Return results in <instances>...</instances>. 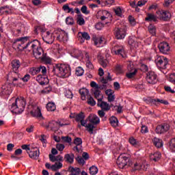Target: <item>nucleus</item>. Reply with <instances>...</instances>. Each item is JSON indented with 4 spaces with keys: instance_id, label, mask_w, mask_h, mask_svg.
<instances>
[{
    "instance_id": "obj_61",
    "label": "nucleus",
    "mask_w": 175,
    "mask_h": 175,
    "mask_svg": "<svg viewBox=\"0 0 175 175\" xmlns=\"http://www.w3.org/2000/svg\"><path fill=\"white\" fill-rule=\"evenodd\" d=\"M77 161L78 163H79L80 165L85 164V159H84L83 157H78L77 158Z\"/></svg>"
},
{
    "instance_id": "obj_50",
    "label": "nucleus",
    "mask_w": 175,
    "mask_h": 175,
    "mask_svg": "<svg viewBox=\"0 0 175 175\" xmlns=\"http://www.w3.org/2000/svg\"><path fill=\"white\" fill-rule=\"evenodd\" d=\"M29 72L30 75H32V76H35L40 72V69H39V68H30Z\"/></svg>"
},
{
    "instance_id": "obj_33",
    "label": "nucleus",
    "mask_w": 175,
    "mask_h": 175,
    "mask_svg": "<svg viewBox=\"0 0 175 175\" xmlns=\"http://www.w3.org/2000/svg\"><path fill=\"white\" fill-rule=\"evenodd\" d=\"M129 142L130 143V144H131V146H133V147H135V148H139V147L140 146V142H139V141H137L136 139H135V137H129Z\"/></svg>"
},
{
    "instance_id": "obj_40",
    "label": "nucleus",
    "mask_w": 175,
    "mask_h": 175,
    "mask_svg": "<svg viewBox=\"0 0 175 175\" xmlns=\"http://www.w3.org/2000/svg\"><path fill=\"white\" fill-rule=\"evenodd\" d=\"M129 44L132 49H137L139 43L133 40L132 38H129Z\"/></svg>"
},
{
    "instance_id": "obj_21",
    "label": "nucleus",
    "mask_w": 175,
    "mask_h": 175,
    "mask_svg": "<svg viewBox=\"0 0 175 175\" xmlns=\"http://www.w3.org/2000/svg\"><path fill=\"white\" fill-rule=\"evenodd\" d=\"M12 67V76L13 77H16V76L18 75V72L17 70H18V68L20 66H21V64L20 63L19 60H13L11 63Z\"/></svg>"
},
{
    "instance_id": "obj_5",
    "label": "nucleus",
    "mask_w": 175,
    "mask_h": 175,
    "mask_svg": "<svg viewBox=\"0 0 175 175\" xmlns=\"http://www.w3.org/2000/svg\"><path fill=\"white\" fill-rule=\"evenodd\" d=\"M155 64L159 69H166L169 65V59L164 56H158L155 59Z\"/></svg>"
},
{
    "instance_id": "obj_30",
    "label": "nucleus",
    "mask_w": 175,
    "mask_h": 175,
    "mask_svg": "<svg viewBox=\"0 0 175 175\" xmlns=\"http://www.w3.org/2000/svg\"><path fill=\"white\" fill-rule=\"evenodd\" d=\"M162 154L159 152H155L151 153L150 155V161H154V162H158L161 159Z\"/></svg>"
},
{
    "instance_id": "obj_39",
    "label": "nucleus",
    "mask_w": 175,
    "mask_h": 175,
    "mask_svg": "<svg viewBox=\"0 0 175 175\" xmlns=\"http://www.w3.org/2000/svg\"><path fill=\"white\" fill-rule=\"evenodd\" d=\"M0 13H1V14H10L12 10L8 6L1 7L0 8Z\"/></svg>"
},
{
    "instance_id": "obj_7",
    "label": "nucleus",
    "mask_w": 175,
    "mask_h": 175,
    "mask_svg": "<svg viewBox=\"0 0 175 175\" xmlns=\"http://www.w3.org/2000/svg\"><path fill=\"white\" fill-rule=\"evenodd\" d=\"M116 163L120 169H124L129 163V157L125 153L121 154L118 157Z\"/></svg>"
},
{
    "instance_id": "obj_31",
    "label": "nucleus",
    "mask_w": 175,
    "mask_h": 175,
    "mask_svg": "<svg viewBox=\"0 0 175 175\" xmlns=\"http://www.w3.org/2000/svg\"><path fill=\"white\" fill-rule=\"evenodd\" d=\"M27 153H29V158H31V159H38L40 155L39 150L27 152Z\"/></svg>"
},
{
    "instance_id": "obj_28",
    "label": "nucleus",
    "mask_w": 175,
    "mask_h": 175,
    "mask_svg": "<svg viewBox=\"0 0 175 175\" xmlns=\"http://www.w3.org/2000/svg\"><path fill=\"white\" fill-rule=\"evenodd\" d=\"M79 94L81 96L82 100H85L90 96V91L87 88H81L79 90Z\"/></svg>"
},
{
    "instance_id": "obj_1",
    "label": "nucleus",
    "mask_w": 175,
    "mask_h": 175,
    "mask_svg": "<svg viewBox=\"0 0 175 175\" xmlns=\"http://www.w3.org/2000/svg\"><path fill=\"white\" fill-rule=\"evenodd\" d=\"M14 46H16L17 49L22 51V50H27V51H32L34 57L37 59H41L50 64L51 60L49 57H43V49L40 46V42L38 40H33V41L28 42V37H22L18 38L14 42Z\"/></svg>"
},
{
    "instance_id": "obj_35",
    "label": "nucleus",
    "mask_w": 175,
    "mask_h": 175,
    "mask_svg": "<svg viewBox=\"0 0 175 175\" xmlns=\"http://www.w3.org/2000/svg\"><path fill=\"white\" fill-rule=\"evenodd\" d=\"M94 96L96 99H97L98 102H100V100H103V95L100 94L99 89L94 90Z\"/></svg>"
},
{
    "instance_id": "obj_8",
    "label": "nucleus",
    "mask_w": 175,
    "mask_h": 175,
    "mask_svg": "<svg viewBox=\"0 0 175 175\" xmlns=\"http://www.w3.org/2000/svg\"><path fill=\"white\" fill-rule=\"evenodd\" d=\"M55 38L59 40V42H68L69 37L66 31L59 29L55 31Z\"/></svg>"
},
{
    "instance_id": "obj_62",
    "label": "nucleus",
    "mask_w": 175,
    "mask_h": 175,
    "mask_svg": "<svg viewBox=\"0 0 175 175\" xmlns=\"http://www.w3.org/2000/svg\"><path fill=\"white\" fill-rule=\"evenodd\" d=\"M56 148L58 150V151H64V149L65 148V145L62 144H57L56 145Z\"/></svg>"
},
{
    "instance_id": "obj_14",
    "label": "nucleus",
    "mask_w": 175,
    "mask_h": 175,
    "mask_svg": "<svg viewBox=\"0 0 175 175\" xmlns=\"http://www.w3.org/2000/svg\"><path fill=\"white\" fill-rule=\"evenodd\" d=\"M156 14L157 16V18H159L160 20L167 21L172 17V14L168 11L158 10L156 12Z\"/></svg>"
},
{
    "instance_id": "obj_53",
    "label": "nucleus",
    "mask_w": 175,
    "mask_h": 175,
    "mask_svg": "<svg viewBox=\"0 0 175 175\" xmlns=\"http://www.w3.org/2000/svg\"><path fill=\"white\" fill-rule=\"evenodd\" d=\"M66 24H67V25H73V24H75V19L70 16H68L66 18Z\"/></svg>"
},
{
    "instance_id": "obj_42",
    "label": "nucleus",
    "mask_w": 175,
    "mask_h": 175,
    "mask_svg": "<svg viewBox=\"0 0 175 175\" xmlns=\"http://www.w3.org/2000/svg\"><path fill=\"white\" fill-rule=\"evenodd\" d=\"M62 10L66 12V13H71V14H75V10L72 8L69 7V5L66 4L63 5Z\"/></svg>"
},
{
    "instance_id": "obj_60",
    "label": "nucleus",
    "mask_w": 175,
    "mask_h": 175,
    "mask_svg": "<svg viewBox=\"0 0 175 175\" xmlns=\"http://www.w3.org/2000/svg\"><path fill=\"white\" fill-rule=\"evenodd\" d=\"M74 144H76L77 146H81V144H83V140L80 137H77L74 140Z\"/></svg>"
},
{
    "instance_id": "obj_16",
    "label": "nucleus",
    "mask_w": 175,
    "mask_h": 175,
    "mask_svg": "<svg viewBox=\"0 0 175 175\" xmlns=\"http://www.w3.org/2000/svg\"><path fill=\"white\" fill-rule=\"evenodd\" d=\"M44 126L49 131H58V129H59L58 122L54 120L44 123Z\"/></svg>"
},
{
    "instance_id": "obj_51",
    "label": "nucleus",
    "mask_w": 175,
    "mask_h": 175,
    "mask_svg": "<svg viewBox=\"0 0 175 175\" xmlns=\"http://www.w3.org/2000/svg\"><path fill=\"white\" fill-rule=\"evenodd\" d=\"M57 124L59 128V126H66V125H70V122H69L68 120H61L57 121Z\"/></svg>"
},
{
    "instance_id": "obj_36",
    "label": "nucleus",
    "mask_w": 175,
    "mask_h": 175,
    "mask_svg": "<svg viewBox=\"0 0 175 175\" xmlns=\"http://www.w3.org/2000/svg\"><path fill=\"white\" fill-rule=\"evenodd\" d=\"M64 159L68 163H73L75 161V154H73L72 153L67 154L64 156Z\"/></svg>"
},
{
    "instance_id": "obj_64",
    "label": "nucleus",
    "mask_w": 175,
    "mask_h": 175,
    "mask_svg": "<svg viewBox=\"0 0 175 175\" xmlns=\"http://www.w3.org/2000/svg\"><path fill=\"white\" fill-rule=\"evenodd\" d=\"M170 81L172 83V84L175 85V74L172 73L170 75Z\"/></svg>"
},
{
    "instance_id": "obj_38",
    "label": "nucleus",
    "mask_w": 175,
    "mask_h": 175,
    "mask_svg": "<svg viewBox=\"0 0 175 175\" xmlns=\"http://www.w3.org/2000/svg\"><path fill=\"white\" fill-rule=\"evenodd\" d=\"M85 57L87 68H88L89 69H94V65L91 62V60H90V55H88V53H85Z\"/></svg>"
},
{
    "instance_id": "obj_43",
    "label": "nucleus",
    "mask_w": 175,
    "mask_h": 175,
    "mask_svg": "<svg viewBox=\"0 0 175 175\" xmlns=\"http://www.w3.org/2000/svg\"><path fill=\"white\" fill-rule=\"evenodd\" d=\"M157 18H158V16H157L152 14H148L145 20H146V21L151 22V21H157Z\"/></svg>"
},
{
    "instance_id": "obj_6",
    "label": "nucleus",
    "mask_w": 175,
    "mask_h": 175,
    "mask_svg": "<svg viewBox=\"0 0 175 175\" xmlns=\"http://www.w3.org/2000/svg\"><path fill=\"white\" fill-rule=\"evenodd\" d=\"M55 31L53 34V33L50 31L42 30V40L44 42H45V43H47L48 44H52V43L54 42V40L55 39Z\"/></svg>"
},
{
    "instance_id": "obj_59",
    "label": "nucleus",
    "mask_w": 175,
    "mask_h": 175,
    "mask_svg": "<svg viewBox=\"0 0 175 175\" xmlns=\"http://www.w3.org/2000/svg\"><path fill=\"white\" fill-rule=\"evenodd\" d=\"M81 12L83 14H90V11L88 10V8H87V5H83L81 8Z\"/></svg>"
},
{
    "instance_id": "obj_18",
    "label": "nucleus",
    "mask_w": 175,
    "mask_h": 175,
    "mask_svg": "<svg viewBox=\"0 0 175 175\" xmlns=\"http://www.w3.org/2000/svg\"><path fill=\"white\" fill-rule=\"evenodd\" d=\"M159 49L162 54H169L170 53V45L166 42H161L159 44Z\"/></svg>"
},
{
    "instance_id": "obj_49",
    "label": "nucleus",
    "mask_w": 175,
    "mask_h": 175,
    "mask_svg": "<svg viewBox=\"0 0 175 175\" xmlns=\"http://www.w3.org/2000/svg\"><path fill=\"white\" fill-rule=\"evenodd\" d=\"M61 167H62V163H55L51 166V170H53V172H56V170L61 169Z\"/></svg>"
},
{
    "instance_id": "obj_10",
    "label": "nucleus",
    "mask_w": 175,
    "mask_h": 175,
    "mask_svg": "<svg viewBox=\"0 0 175 175\" xmlns=\"http://www.w3.org/2000/svg\"><path fill=\"white\" fill-rule=\"evenodd\" d=\"M146 103L148 105H151V106H159V105H168L169 103L166 100H164L163 99H159V98H151L150 97H148L146 99Z\"/></svg>"
},
{
    "instance_id": "obj_56",
    "label": "nucleus",
    "mask_w": 175,
    "mask_h": 175,
    "mask_svg": "<svg viewBox=\"0 0 175 175\" xmlns=\"http://www.w3.org/2000/svg\"><path fill=\"white\" fill-rule=\"evenodd\" d=\"M64 95L66 98H68V99H72V98H73V93L70 90H66Z\"/></svg>"
},
{
    "instance_id": "obj_13",
    "label": "nucleus",
    "mask_w": 175,
    "mask_h": 175,
    "mask_svg": "<svg viewBox=\"0 0 175 175\" xmlns=\"http://www.w3.org/2000/svg\"><path fill=\"white\" fill-rule=\"evenodd\" d=\"M146 81L148 84H156L157 81H158L157 74L153 71L147 72Z\"/></svg>"
},
{
    "instance_id": "obj_25",
    "label": "nucleus",
    "mask_w": 175,
    "mask_h": 175,
    "mask_svg": "<svg viewBox=\"0 0 175 175\" xmlns=\"http://www.w3.org/2000/svg\"><path fill=\"white\" fill-rule=\"evenodd\" d=\"M167 131H169V125L166 124L159 125L156 128V133H165Z\"/></svg>"
},
{
    "instance_id": "obj_34",
    "label": "nucleus",
    "mask_w": 175,
    "mask_h": 175,
    "mask_svg": "<svg viewBox=\"0 0 175 175\" xmlns=\"http://www.w3.org/2000/svg\"><path fill=\"white\" fill-rule=\"evenodd\" d=\"M68 170L70 175H80V173H81V170L79 167H70Z\"/></svg>"
},
{
    "instance_id": "obj_45",
    "label": "nucleus",
    "mask_w": 175,
    "mask_h": 175,
    "mask_svg": "<svg viewBox=\"0 0 175 175\" xmlns=\"http://www.w3.org/2000/svg\"><path fill=\"white\" fill-rule=\"evenodd\" d=\"M98 167L93 165L89 168V173L91 175H96L98 174Z\"/></svg>"
},
{
    "instance_id": "obj_41",
    "label": "nucleus",
    "mask_w": 175,
    "mask_h": 175,
    "mask_svg": "<svg viewBox=\"0 0 175 175\" xmlns=\"http://www.w3.org/2000/svg\"><path fill=\"white\" fill-rule=\"evenodd\" d=\"M70 55L73 58H79V57H80V55H81V51L78 49H72L70 53Z\"/></svg>"
},
{
    "instance_id": "obj_47",
    "label": "nucleus",
    "mask_w": 175,
    "mask_h": 175,
    "mask_svg": "<svg viewBox=\"0 0 175 175\" xmlns=\"http://www.w3.org/2000/svg\"><path fill=\"white\" fill-rule=\"evenodd\" d=\"M110 124L112 126H118V119L117 118L113 116L109 119Z\"/></svg>"
},
{
    "instance_id": "obj_37",
    "label": "nucleus",
    "mask_w": 175,
    "mask_h": 175,
    "mask_svg": "<svg viewBox=\"0 0 175 175\" xmlns=\"http://www.w3.org/2000/svg\"><path fill=\"white\" fill-rule=\"evenodd\" d=\"M31 114L33 117H37L38 118H41L42 112L40 111V108H39V107H37L35 110L31 111Z\"/></svg>"
},
{
    "instance_id": "obj_63",
    "label": "nucleus",
    "mask_w": 175,
    "mask_h": 175,
    "mask_svg": "<svg viewBox=\"0 0 175 175\" xmlns=\"http://www.w3.org/2000/svg\"><path fill=\"white\" fill-rule=\"evenodd\" d=\"M104 27L105 25L102 23H98L95 25V28L96 29H98V31H100V29H102Z\"/></svg>"
},
{
    "instance_id": "obj_52",
    "label": "nucleus",
    "mask_w": 175,
    "mask_h": 175,
    "mask_svg": "<svg viewBox=\"0 0 175 175\" xmlns=\"http://www.w3.org/2000/svg\"><path fill=\"white\" fill-rule=\"evenodd\" d=\"M170 150L172 152H175V138L172 139L170 142Z\"/></svg>"
},
{
    "instance_id": "obj_4",
    "label": "nucleus",
    "mask_w": 175,
    "mask_h": 175,
    "mask_svg": "<svg viewBox=\"0 0 175 175\" xmlns=\"http://www.w3.org/2000/svg\"><path fill=\"white\" fill-rule=\"evenodd\" d=\"M84 118H85L84 113H81L76 116L75 120L77 122L80 121L81 125L82 126H85V128L86 129V131H88V132H89L90 135H92L94 133V125L87 124V120H84Z\"/></svg>"
},
{
    "instance_id": "obj_54",
    "label": "nucleus",
    "mask_w": 175,
    "mask_h": 175,
    "mask_svg": "<svg viewBox=\"0 0 175 175\" xmlns=\"http://www.w3.org/2000/svg\"><path fill=\"white\" fill-rule=\"evenodd\" d=\"M148 31H149L150 33H151V35H152V36H154L156 33L155 26H154L152 25H150L148 26Z\"/></svg>"
},
{
    "instance_id": "obj_15",
    "label": "nucleus",
    "mask_w": 175,
    "mask_h": 175,
    "mask_svg": "<svg viewBox=\"0 0 175 175\" xmlns=\"http://www.w3.org/2000/svg\"><path fill=\"white\" fill-rule=\"evenodd\" d=\"M127 69L129 72L126 74V77L128 79H132V77H134L135 75H136V68H135V66H133V63L129 62L127 63Z\"/></svg>"
},
{
    "instance_id": "obj_27",
    "label": "nucleus",
    "mask_w": 175,
    "mask_h": 175,
    "mask_svg": "<svg viewBox=\"0 0 175 175\" xmlns=\"http://www.w3.org/2000/svg\"><path fill=\"white\" fill-rule=\"evenodd\" d=\"M97 106L100 107L102 110H104L105 111H108V110L110 109V105H109V103L107 102L102 100L98 101Z\"/></svg>"
},
{
    "instance_id": "obj_24",
    "label": "nucleus",
    "mask_w": 175,
    "mask_h": 175,
    "mask_svg": "<svg viewBox=\"0 0 175 175\" xmlns=\"http://www.w3.org/2000/svg\"><path fill=\"white\" fill-rule=\"evenodd\" d=\"M78 39L81 43H84V40H90L91 37L90 34L87 32H79L78 33Z\"/></svg>"
},
{
    "instance_id": "obj_57",
    "label": "nucleus",
    "mask_w": 175,
    "mask_h": 175,
    "mask_svg": "<svg viewBox=\"0 0 175 175\" xmlns=\"http://www.w3.org/2000/svg\"><path fill=\"white\" fill-rule=\"evenodd\" d=\"M88 104L90 105V106H95L96 105V102H95V100L92 97H90V96L88 97Z\"/></svg>"
},
{
    "instance_id": "obj_20",
    "label": "nucleus",
    "mask_w": 175,
    "mask_h": 175,
    "mask_svg": "<svg viewBox=\"0 0 175 175\" xmlns=\"http://www.w3.org/2000/svg\"><path fill=\"white\" fill-rule=\"evenodd\" d=\"M111 14L107 10H100L97 12L96 17L102 21H105L106 18H109Z\"/></svg>"
},
{
    "instance_id": "obj_2",
    "label": "nucleus",
    "mask_w": 175,
    "mask_h": 175,
    "mask_svg": "<svg viewBox=\"0 0 175 175\" xmlns=\"http://www.w3.org/2000/svg\"><path fill=\"white\" fill-rule=\"evenodd\" d=\"M12 103L10 110L15 114H21L25 109V99L23 97H19L17 98H13L11 100Z\"/></svg>"
},
{
    "instance_id": "obj_46",
    "label": "nucleus",
    "mask_w": 175,
    "mask_h": 175,
    "mask_svg": "<svg viewBox=\"0 0 175 175\" xmlns=\"http://www.w3.org/2000/svg\"><path fill=\"white\" fill-rule=\"evenodd\" d=\"M77 24H78V25H84V24H85V21L84 20V18H83V15H78Z\"/></svg>"
},
{
    "instance_id": "obj_55",
    "label": "nucleus",
    "mask_w": 175,
    "mask_h": 175,
    "mask_svg": "<svg viewBox=\"0 0 175 175\" xmlns=\"http://www.w3.org/2000/svg\"><path fill=\"white\" fill-rule=\"evenodd\" d=\"M90 86L92 88H94V90H100V88H102V86L100 85H98V83H96V82H95V81H92L90 83Z\"/></svg>"
},
{
    "instance_id": "obj_44",
    "label": "nucleus",
    "mask_w": 175,
    "mask_h": 175,
    "mask_svg": "<svg viewBox=\"0 0 175 175\" xmlns=\"http://www.w3.org/2000/svg\"><path fill=\"white\" fill-rule=\"evenodd\" d=\"M57 109V107L55 106V103H48L46 104V109L48 111H54Z\"/></svg>"
},
{
    "instance_id": "obj_12",
    "label": "nucleus",
    "mask_w": 175,
    "mask_h": 175,
    "mask_svg": "<svg viewBox=\"0 0 175 175\" xmlns=\"http://www.w3.org/2000/svg\"><path fill=\"white\" fill-rule=\"evenodd\" d=\"M12 85L10 83H5L0 88V95L5 96V95H10L13 91Z\"/></svg>"
},
{
    "instance_id": "obj_23",
    "label": "nucleus",
    "mask_w": 175,
    "mask_h": 175,
    "mask_svg": "<svg viewBox=\"0 0 175 175\" xmlns=\"http://www.w3.org/2000/svg\"><path fill=\"white\" fill-rule=\"evenodd\" d=\"M36 81L41 85H45V84H49V78L46 75H38L36 77Z\"/></svg>"
},
{
    "instance_id": "obj_3",
    "label": "nucleus",
    "mask_w": 175,
    "mask_h": 175,
    "mask_svg": "<svg viewBox=\"0 0 175 175\" xmlns=\"http://www.w3.org/2000/svg\"><path fill=\"white\" fill-rule=\"evenodd\" d=\"M55 69L56 72H57L59 77H62L63 79H65L66 77H69V76H70L71 75L70 66H69V64H57L55 67Z\"/></svg>"
},
{
    "instance_id": "obj_19",
    "label": "nucleus",
    "mask_w": 175,
    "mask_h": 175,
    "mask_svg": "<svg viewBox=\"0 0 175 175\" xmlns=\"http://www.w3.org/2000/svg\"><path fill=\"white\" fill-rule=\"evenodd\" d=\"M115 36L118 39H124L126 36V30L125 28H116L114 29Z\"/></svg>"
},
{
    "instance_id": "obj_9",
    "label": "nucleus",
    "mask_w": 175,
    "mask_h": 175,
    "mask_svg": "<svg viewBox=\"0 0 175 175\" xmlns=\"http://www.w3.org/2000/svg\"><path fill=\"white\" fill-rule=\"evenodd\" d=\"M150 167V164L145 159H142L140 162L135 163L133 166L134 170H147Z\"/></svg>"
},
{
    "instance_id": "obj_48",
    "label": "nucleus",
    "mask_w": 175,
    "mask_h": 175,
    "mask_svg": "<svg viewBox=\"0 0 175 175\" xmlns=\"http://www.w3.org/2000/svg\"><path fill=\"white\" fill-rule=\"evenodd\" d=\"M76 76L80 77L84 75V70L81 67H77L75 70Z\"/></svg>"
},
{
    "instance_id": "obj_29",
    "label": "nucleus",
    "mask_w": 175,
    "mask_h": 175,
    "mask_svg": "<svg viewBox=\"0 0 175 175\" xmlns=\"http://www.w3.org/2000/svg\"><path fill=\"white\" fill-rule=\"evenodd\" d=\"M93 40L95 46L97 47H103V40H105V38L95 36L93 38Z\"/></svg>"
},
{
    "instance_id": "obj_32",
    "label": "nucleus",
    "mask_w": 175,
    "mask_h": 175,
    "mask_svg": "<svg viewBox=\"0 0 175 175\" xmlns=\"http://www.w3.org/2000/svg\"><path fill=\"white\" fill-rule=\"evenodd\" d=\"M153 144L157 147V148H161L163 147V142H162V139L158 138V137H154L152 139Z\"/></svg>"
},
{
    "instance_id": "obj_26",
    "label": "nucleus",
    "mask_w": 175,
    "mask_h": 175,
    "mask_svg": "<svg viewBox=\"0 0 175 175\" xmlns=\"http://www.w3.org/2000/svg\"><path fill=\"white\" fill-rule=\"evenodd\" d=\"M106 95H107L108 102H114L116 99V95H114V91L111 89H108L105 91Z\"/></svg>"
},
{
    "instance_id": "obj_22",
    "label": "nucleus",
    "mask_w": 175,
    "mask_h": 175,
    "mask_svg": "<svg viewBox=\"0 0 175 175\" xmlns=\"http://www.w3.org/2000/svg\"><path fill=\"white\" fill-rule=\"evenodd\" d=\"M31 79V75L29 74L25 75L23 78H20V75L18 74L16 77H12V81L14 83V81H23V83H27Z\"/></svg>"
},
{
    "instance_id": "obj_11",
    "label": "nucleus",
    "mask_w": 175,
    "mask_h": 175,
    "mask_svg": "<svg viewBox=\"0 0 175 175\" xmlns=\"http://www.w3.org/2000/svg\"><path fill=\"white\" fill-rule=\"evenodd\" d=\"M112 54H115V55H120L122 58H125L126 55L125 54V49L123 46L116 45L111 49Z\"/></svg>"
},
{
    "instance_id": "obj_17",
    "label": "nucleus",
    "mask_w": 175,
    "mask_h": 175,
    "mask_svg": "<svg viewBox=\"0 0 175 175\" xmlns=\"http://www.w3.org/2000/svg\"><path fill=\"white\" fill-rule=\"evenodd\" d=\"M88 120L90 123H87V125H93L94 129H95V125H98V124L100 122V119H99V117L94 114H90L88 116Z\"/></svg>"
},
{
    "instance_id": "obj_58",
    "label": "nucleus",
    "mask_w": 175,
    "mask_h": 175,
    "mask_svg": "<svg viewBox=\"0 0 175 175\" xmlns=\"http://www.w3.org/2000/svg\"><path fill=\"white\" fill-rule=\"evenodd\" d=\"M114 12L116 16H122V9H121V8L117 7L116 8L114 9Z\"/></svg>"
}]
</instances>
